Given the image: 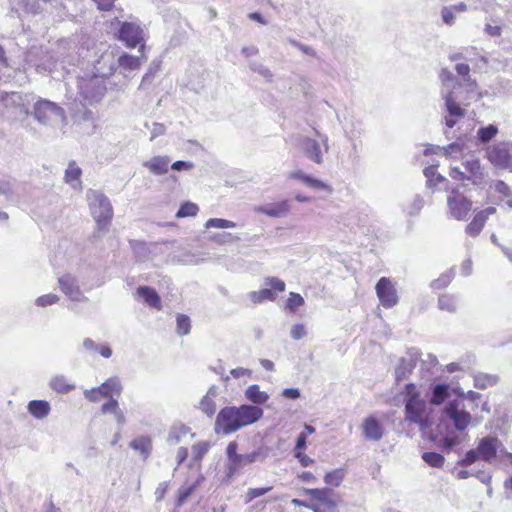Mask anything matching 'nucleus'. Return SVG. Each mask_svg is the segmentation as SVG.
I'll list each match as a JSON object with an SVG mask.
<instances>
[{
  "mask_svg": "<svg viewBox=\"0 0 512 512\" xmlns=\"http://www.w3.org/2000/svg\"><path fill=\"white\" fill-rule=\"evenodd\" d=\"M190 433V428L183 424L173 425L167 436V443L175 446L182 442V440Z\"/></svg>",
  "mask_w": 512,
  "mask_h": 512,
  "instance_id": "72a5a7b5",
  "label": "nucleus"
},
{
  "mask_svg": "<svg viewBox=\"0 0 512 512\" xmlns=\"http://www.w3.org/2000/svg\"><path fill=\"white\" fill-rule=\"evenodd\" d=\"M346 472L342 468L334 469L324 476V482L332 487H339L345 478Z\"/></svg>",
  "mask_w": 512,
  "mask_h": 512,
  "instance_id": "79ce46f5",
  "label": "nucleus"
},
{
  "mask_svg": "<svg viewBox=\"0 0 512 512\" xmlns=\"http://www.w3.org/2000/svg\"><path fill=\"white\" fill-rule=\"evenodd\" d=\"M15 107H20V114H29V107L25 103V98L20 93L0 91V111L7 117Z\"/></svg>",
  "mask_w": 512,
  "mask_h": 512,
  "instance_id": "dca6fc26",
  "label": "nucleus"
},
{
  "mask_svg": "<svg viewBox=\"0 0 512 512\" xmlns=\"http://www.w3.org/2000/svg\"><path fill=\"white\" fill-rule=\"evenodd\" d=\"M118 409H120L118 401L113 397L109 398V401L104 403L101 407V411L103 414L112 413L114 415Z\"/></svg>",
  "mask_w": 512,
  "mask_h": 512,
  "instance_id": "e2e57ef3",
  "label": "nucleus"
},
{
  "mask_svg": "<svg viewBox=\"0 0 512 512\" xmlns=\"http://www.w3.org/2000/svg\"><path fill=\"white\" fill-rule=\"evenodd\" d=\"M496 213L495 207H487L484 210H481L477 212L471 222L466 226L465 232L471 236L476 237L480 234L482 231L487 219L490 215H493Z\"/></svg>",
  "mask_w": 512,
  "mask_h": 512,
  "instance_id": "4be33fe9",
  "label": "nucleus"
},
{
  "mask_svg": "<svg viewBox=\"0 0 512 512\" xmlns=\"http://www.w3.org/2000/svg\"><path fill=\"white\" fill-rule=\"evenodd\" d=\"M422 459L431 467H442L445 459L444 457L436 452H425L422 455Z\"/></svg>",
  "mask_w": 512,
  "mask_h": 512,
  "instance_id": "de8ad7c7",
  "label": "nucleus"
},
{
  "mask_svg": "<svg viewBox=\"0 0 512 512\" xmlns=\"http://www.w3.org/2000/svg\"><path fill=\"white\" fill-rule=\"evenodd\" d=\"M466 170L467 181H470L473 185L479 186L484 182L485 173L482 168L479 159L466 160L463 163Z\"/></svg>",
  "mask_w": 512,
  "mask_h": 512,
  "instance_id": "393cba45",
  "label": "nucleus"
},
{
  "mask_svg": "<svg viewBox=\"0 0 512 512\" xmlns=\"http://www.w3.org/2000/svg\"><path fill=\"white\" fill-rule=\"evenodd\" d=\"M424 206V200L421 196L416 195L412 201V203L406 208V211L409 215H416L420 212L422 207Z\"/></svg>",
  "mask_w": 512,
  "mask_h": 512,
  "instance_id": "5fc2aeb1",
  "label": "nucleus"
},
{
  "mask_svg": "<svg viewBox=\"0 0 512 512\" xmlns=\"http://www.w3.org/2000/svg\"><path fill=\"white\" fill-rule=\"evenodd\" d=\"M118 39L125 43L129 48L140 46L139 52L144 50V32L136 23L123 22L118 31Z\"/></svg>",
  "mask_w": 512,
  "mask_h": 512,
  "instance_id": "f8f14e48",
  "label": "nucleus"
},
{
  "mask_svg": "<svg viewBox=\"0 0 512 512\" xmlns=\"http://www.w3.org/2000/svg\"><path fill=\"white\" fill-rule=\"evenodd\" d=\"M304 493L312 499L309 509L313 512H338L340 499L332 489H304Z\"/></svg>",
  "mask_w": 512,
  "mask_h": 512,
  "instance_id": "6e6552de",
  "label": "nucleus"
},
{
  "mask_svg": "<svg viewBox=\"0 0 512 512\" xmlns=\"http://www.w3.org/2000/svg\"><path fill=\"white\" fill-rule=\"evenodd\" d=\"M111 64L114 65V70L116 69V65L118 67L123 68L124 70H136L139 69L142 64L141 57L129 55V54H122L117 61L115 62L113 59H111Z\"/></svg>",
  "mask_w": 512,
  "mask_h": 512,
  "instance_id": "473e14b6",
  "label": "nucleus"
},
{
  "mask_svg": "<svg viewBox=\"0 0 512 512\" xmlns=\"http://www.w3.org/2000/svg\"><path fill=\"white\" fill-rule=\"evenodd\" d=\"M289 179L299 180L304 185H306L309 188L315 189V190H323L327 191L328 193L332 192V188L330 185L325 183L324 181L317 179L309 174H306L302 170H295L288 174Z\"/></svg>",
  "mask_w": 512,
  "mask_h": 512,
  "instance_id": "5701e85b",
  "label": "nucleus"
},
{
  "mask_svg": "<svg viewBox=\"0 0 512 512\" xmlns=\"http://www.w3.org/2000/svg\"><path fill=\"white\" fill-rule=\"evenodd\" d=\"M244 396L246 400L256 406L266 403L269 399L268 393L260 390V387L257 384L249 385L244 391Z\"/></svg>",
  "mask_w": 512,
  "mask_h": 512,
  "instance_id": "c756f323",
  "label": "nucleus"
},
{
  "mask_svg": "<svg viewBox=\"0 0 512 512\" xmlns=\"http://www.w3.org/2000/svg\"><path fill=\"white\" fill-rule=\"evenodd\" d=\"M272 487H263V488H250L246 493V503L251 502L253 499L260 497L267 492H269Z\"/></svg>",
  "mask_w": 512,
  "mask_h": 512,
  "instance_id": "bf43d9fd",
  "label": "nucleus"
},
{
  "mask_svg": "<svg viewBox=\"0 0 512 512\" xmlns=\"http://www.w3.org/2000/svg\"><path fill=\"white\" fill-rule=\"evenodd\" d=\"M269 454L270 448L266 446H261L251 453L240 454L237 462V472L254 462H264L268 458Z\"/></svg>",
  "mask_w": 512,
  "mask_h": 512,
  "instance_id": "a878e982",
  "label": "nucleus"
},
{
  "mask_svg": "<svg viewBox=\"0 0 512 512\" xmlns=\"http://www.w3.org/2000/svg\"><path fill=\"white\" fill-rule=\"evenodd\" d=\"M498 134V127L493 124L481 126L477 130L476 138L480 144L489 143Z\"/></svg>",
  "mask_w": 512,
  "mask_h": 512,
  "instance_id": "4c0bfd02",
  "label": "nucleus"
},
{
  "mask_svg": "<svg viewBox=\"0 0 512 512\" xmlns=\"http://www.w3.org/2000/svg\"><path fill=\"white\" fill-rule=\"evenodd\" d=\"M49 386L57 393L67 394L75 389L73 383H69L64 375H56L51 378Z\"/></svg>",
  "mask_w": 512,
  "mask_h": 512,
  "instance_id": "f704fd0d",
  "label": "nucleus"
},
{
  "mask_svg": "<svg viewBox=\"0 0 512 512\" xmlns=\"http://www.w3.org/2000/svg\"><path fill=\"white\" fill-rule=\"evenodd\" d=\"M99 74H85L78 79L79 95L87 104L99 102L106 92V77L114 72V65L111 64L107 72L100 71Z\"/></svg>",
  "mask_w": 512,
  "mask_h": 512,
  "instance_id": "7ed1b4c3",
  "label": "nucleus"
},
{
  "mask_svg": "<svg viewBox=\"0 0 512 512\" xmlns=\"http://www.w3.org/2000/svg\"><path fill=\"white\" fill-rule=\"evenodd\" d=\"M304 304L303 297L295 292H290L289 297L287 299L286 307L291 312H295L300 306Z\"/></svg>",
  "mask_w": 512,
  "mask_h": 512,
  "instance_id": "8fccbe9b",
  "label": "nucleus"
},
{
  "mask_svg": "<svg viewBox=\"0 0 512 512\" xmlns=\"http://www.w3.org/2000/svg\"><path fill=\"white\" fill-rule=\"evenodd\" d=\"M194 164L190 161H176L171 165V168L176 171L190 170Z\"/></svg>",
  "mask_w": 512,
  "mask_h": 512,
  "instance_id": "338daca9",
  "label": "nucleus"
},
{
  "mask_svg": "<svg viewBox=\"0 0 512 512\" xmlns=\"http://www.w3.org/2000/svg\"><path fill=\"white\" fill-rule=\"evenodd\" d=\"M237 443L230 442L226 448L227 458H228V473L233 475L237 473V462L240 454L237 453Z\"/></svg>",
  "mask_w": 512,
  "mask_h": 512,
  "instance_id": "ea45409f",
  "label": "nucleus"
},
{
  "mask_svg": "<svg viewBox=\"0 0 512 512\" xmlns=\"http://www.w3.org/2000/svg\"><path fill=\"white\" fill-rule=\"evenodd\" d=\"M190 319L184 314L177 316V333L181 336L187 335L190 332Z\"/></svg>",
  "mask_w": 512,
  "mask_h": 512,
  "instance_id": "3c124183",
  "label": "nucleus"
},
{
  "mask_svg": "<svg viewBox=\"0 0 512 512\" xmlns=\"http://www.w3.org/2000/svg\"><path fill=\"white\" fill-rule=\"evenodd\" d=\"M441 16L444 23H446L447 25H452L455 20V11L451 6L444 7L441 11Z\"/></svg>",
  "mask_w": 512,
  "mask_h": 512,
  "instance_id": "69168bd1",
  "label": "nucleus"
},
{
  "mask_svg": "<svg viewBox=\"0 0 512 512\" xmlns=\"http://www.w3.org/2000/svg\"><path fill=\"white\" fill-rule=\"evenodd\" d=\"M438 364L436 356L427 354L425 359L421 361V372L425 375L432 372V369Z\"/></svg>",
  "mask_w": 512,
  "mask_h": 512,
  "instance_id": "864d4df0",
  "label": "nucleus"
},
{
  "mask_svg": "<svg viewBox=\"0 0 512 512\" xmlns=\"http://www.w3.org/2000/svg\"><path fill=\"white\" fill-rule=\"evenodd\" d=\"M200 409L208 416H212L216 411V405L212 397L204 396L200 401Z\"/></svg>",
  "mask_w": 512,
  "mask_h": 512,
  "instance_id": "603ef678",
  "label": "nucleus"
},
{
  "mask_svg": "<svg viewBox=\"0 0 512 512\" xmlns=\"http://www.w3.org/2000/svg\"><path fill=\"white\" fill-rule=\"evenodd\" d=\"M210 449V443L207 441H199L195 443L192 448V459L189 463V467H192L195 463L200 462L203 457L207 454Z\"/></svg>",
  "mask_w": 512,
  "mask_h": 512,
  "instance_id": "58836bf2",
  "label": "nucleus"
},
{
  "mask_svg": "<svg viewBox=\"0 0 512 512\" xmlns=\"http://www.w3.org/2000/svg\"><path fill=\"white\" fill-rule=\"evenodd\" d=\"M170 165V158L168 156H154L151 159L144 161L143 166L147 168L152 174L160 176L168 172Z\"/></svg>",
  "mask_w": 512,
  "mask_h": 512,
  "instance_id": "bb28decb",
  "label": "nucleus"
},
{
  "mask_svg": "<svg viewBox=\"0 0 512 512\" xmlns=\"http://www.w3.org/2000/svg\"><path fill=\"white\" fill-rule=\"evenodd\" d=\"M199 211L198 206L192 202H185L179 208L176 213L177 218L192 217L195 216Z\"/></svg>",
  "mask_w": 512,
  "mask_h": 512,
  "instance_id": "a18cd8bd",
  "label": "nucleus"
},
{
  "mask_svg": "<svg viewBox=\"0 0 512 512\" xmlns=\"http://www.w3.org/2000/svg\"><path fill=\"white\" fill-rule=\"evenodd\" d=\"M453 273L452 271L445 273L441 275L438 279L433 281L432 287L434 289H441L449 285V283L452 281Z\"/></svg>",
  "mask_w": 512,
  "mask_h": 512,
  "instance_id": "4d7b16f0",
  "label": "nucleus"
},
{
  "mask_svg": "<svg viewBox=\"0 0 512 512\" xmlns=\"http://www.w3.org/2000/svg\"><path fill=\"white\" fill-rule=\"evenodd\" d=\"M498 381L497 376L478 373L474 376V386L478 389H486L495 385Z\"/></svg>",
  "mask_w": 512,
  "mask_h": 512,
  "instance_id": "37998d69",
  "label": "nucleus"
},
{
  "mask_svg": "<svg viewBox=\"0 0 512 512\" xmlns=\"http://www.w3.org/2000/svg\"><path fill=\"white\" fill-rule=\"evenodd\" d=\"M254 211L259 214H264L271 218H280L287 216L291 211V201L288 199L258 205L254 207Z\"/></svg>",
  "mask_w": 512,
  "mask_h": 512,
  "instance_id": "aec40b11",
  "label": "nucleus"
},
{
  "mask_svg": "<svg viewBox=\"0 0 512 512\" xmlns=\"http://www.w3.org/2000/svg\"><path fill=\"white\" fill-rule=\"evenodd\" d=\"M420 357V352L416 348H410L406 355L400 359L399 365L395 369V379L400 382L407 378L414 370Z\"/></svg>",
  "mask_w": 512,
  "mask_h": 512,
  "instance_id": "a211bd4d",
  "label": "nucleus"
},
{
  "mask_svg": "<svg viewBox=\"0 0 512 512\" xmlns=\"http://www.w3.org/2000/svg\"><path fill=\"white\" fill-rule=\"evenodd\" d=\"M511 147V142H499L490 146L486 151L487 159L492 165L499 169H508L512 171Z\"/></svg>",
  "mask_w": 512,
  "mask_h": 512,
  "instance_id": "9b49d317",
  "label": "nucleus"
},
{
  "mask_svg": "<svg viewBox=\"0 0 512 512\" xmlns=\"http://www.w3.org/2000/svg\"><path fill=\"white\" fill-rule=\"evenodd\" d=\"M27 410L34 418L42 420L49 415L51 406L45 400H32L28 403Z\"/></svg>",
  "mask_w": 512,
  "mask_h": 512,
  "instance_id": "c85d7f7f",
  "label": "nucleus"
},
{
  "mask_svg": "<svg viewBox=\"0 0 512 512\" xmlns=\"http://www.w3.org/2000/svg\"><path fill=\"white\" fill-rule=\"evenodd\" d=\"M25 62L31 67H34L38 72L51 71L54 63L52 57L49 56L42 47H31L25 56Z\"/></svg>",
  "mask_w": 512,
  "mask_h": 512,
  "instance_id": "4468645a",
  "label": "nucleus"
},
{
  "mask_svg": "<svg viewBox=\"0 0 512 512\" xmlns=\"http://www.w3.org/2000/svg\"><path fill=\"white\" fill-rule=\"evenodd\" d=\"M437 168V165H431L424 169V175L427 178L426 186L428 188L436 187L440 183L447 182L445 177H443L441 174L437 172Z\"/></svg>",
  "mask_w": 512,
  "mask_h": 512,
  "instance_id": "e433bc0d",
  "label": "nucleus"
},
{
  "mask_svg": "<svg viewBox=\"0 0 512 512\" xmlns=\"http://www.w3.org/2000/svg\"><path fill=\"white\" fill-rule=\"evenodd\" d=\"M443 419L437 424L433 440L446 450L461 442L460 432L467 429L472 416L461 405L459 399L449 401L443 409Z\"/></svg>",
  "mask_w": 512,
  "mask_h": 512,
  "instance_id": "f257e3e1",
  "label": "nucleus"
},
{
  "mask_svg": "<svg viewBox=\"0 0 512 512\" xmlns=\"http://www.w3.org/2000/svg\"><path fill=\"white\" fill-rule=\"evenodd\" d=\"M81 174V169L76 165L75 162L72 161L68 164V167L65 171V182L69 184L73 189L80 190L82 188V183L80 180Z\"/></svg>",
  "mask_w": 512,
  "mask_h": 512,
  "instance_id": "2f4dec72",
  "label": "nucleus"
},
{
  "mask_svg": "<svg viewBox=\"0 0 512 512\" xmlns=\"http://www.w3.org/2000/svg\"><path fill=\"white\" fill-rule=\"evenodd\" d=\"M136 295L141 298L151 308L161 310V299L155 289L149 286H139L136 290Z\"/></svg>",
  "mask_w": 512,
  "mask_h": 512,
  "instance_id": "cd10ccee",
  "label": "nucleus"
},
{
  "mask_svg": "<svg viewBox=\"0 0 512 512\" xmlns=\"http://www.w3.org/2000/svg\"><path fill=\"white\" fill-rule=\"evenodd\" d=\"M442 96L445 100V107L447 111V114L444 117L445 124L447 127L453 128L458 119L464 117L465 111L456 102L455 98L452 96L451 91L448 90L445 92L442 90Z\"/></svg>",
  "mask_w": 512,
  "mask_h": 512,
  "instance_id": "6ab92c4d",
  "label": "nucleus"
},
{
  "mask_svg": "<svg viewBox=\"0 0 512 512\" xmlns=\"http://www.w3.org/2000/svg\"><path fill=\"white\" fill-rule=\"evenodd\" d=\"M376 294L380 303L385 308H392L398 303V295L392 281L387 277H382L376 284Z\"/></svg>",
  "mask_w": 512,
  "mask_h": 512,
  "instance_id": "2eb2a0df",
  "label": "nucleus"
},
{
  "mask_svg": "<svg viewBox=\"0 0 512 512\" xmlns=\"http://www.w3.org/2000/svg\"><path fill=\"white\" fill-rule=\"evenodd\" d=\"M403 393L405 402V420L407 422L417 424L421 430H425L429 426V413L426 401L420 397L419 391L412 383L405 385Z\"/></svg>",
  "mask_w": 512,
  "mask_h": 512,
  "instance_id": "f03ea898",
  "label": "nucleus"
},
{
  "mask_svg": "<svg viewBox=\"0 0 512 512\" xmlns=\"http://www.w3.org/2000/svg\"><path fill=\"white\" fill-rule=\"evenodd\" d=\"M314 134L319 140L309 136H300L298 138V147L308 160L317 165H322L324 163V154L329 151V139L327 135L320 133L316 129H314Z\"/></svg>",
  "mask_w": 512,
  "mask_h": 512,
  "instance_id": "423d86ee",
  "label": "nucleus"
},
{
  "mask_svg": "<svg viewBox=\"0 0 512 512\" xmlns=\"http://www.w3.org/2000/svg\"><path fill=\"white\" fill-rule=\"evenodd\" d=\"M237 225L235 222L221 219V218H211L207 220L205 223V228H219V229H226V228H235Z\"/></svg>",
  "mask_w": 512,
  "mask_h": 512,
  "instance_id": "49530a36",
  "label": "nucleus"
},
{
  "mask_svg": "<svg viewBox=\"0 0 512 512\" xmlns=\"http://www.w3.org/2000/svg\"><path fill=\"white\" fill-rule=\"evenodd\" d=\"M129 446L135 451L140 452L144 459L148 458L152 451V441L147 436H140L132 440Z\"/></svg>",
  "mask_w": 512,
  "mask_h": 512,
  "instance_id": "c9c22d12",
  "label": "nucleus"
},
{
  "mask_svg": "<svg viewBox=\"0 0 512 512\" xmlns=\"http://www.w3.org/2000/svg\"><path fill=\"white\" fill-rule=\"evenodd\" d=\"M438 306L441 310L453 313L457 309V301L453 295L442 294L438 299Z\"/></svg>",
  "mask_w": 512,
  "mask_h": 512,
  "instance_id": "c03bdc74",
  "label": "nucleus"
},
{
  "mask_svg": "<svg viewBox=\"0 0 512 512\" xmlns=\"http://www.w3.org/2000/svg\"><path fill=\"white\" fill-rule=\"evenodd\" d=\"M59 301V297L56 294H46L36 299V304L40 307H46L53 305Z\"/></svg>",
  "mask_w": 512,
  "mask_h": 512,
  "instance_id": "13d9d810",
  "label": "nucleus"
},
{
  "mask_svg": "<svg viewBox=\"0 0 512 512\" xmlns=\"http://www.w3.org/2000/svg\"><path fill=\"white\" fill-rule=\"evenodd\" d=\"M203 480L204 477L202 474H200L193 484L183 485L179 490V501L184 502Z\"/></svg>",
  "mask_w": 512,
  "mask_h": 512,
  "instance_id": "09e8293b",
  "label": "nucleus"
},
{
  "mask_svg": "<svg viewBox=\"0 0 512 512\" xmlns=\"http://www.w3.org/2000/svg\"><path fill=\"white\" fill-rule=\"evenodd\" d=\"M265 285L270 286L272 289L278 292H283L286 287L284 281L277 277H267L265 279Z\"/></svg>",
  "mask_w": 512,
  "mask_h": 512,
  "instance_id": "052dcab7",
  "label": "nucleus"
},
{
  "mask_svg": "<svg viewBox=\"0 0 512 512\" xmlns=\"http://www.w3.org/2000/svg\"><path fill=\"white\" fill-rule=\"evenodd\" d=\"M500 447L501 443L496 437H484L479 441L476 449L469 450L465 454V457L459 461V464L470 466L479 459L491 463L497 457Z\"/></svg>",
  "mask_w": 512,
  "mask_h": 512,
  "instance_id": "0eeeda50",
  "label": "nucleus"
},
{
  "mask_svg": "<svg viewBox=\"0 0 512 512\" xmlns=\"http://www.w3.org/2000/svg\"><path fill=\"white\" fill-rule=\"evenodd\" d=\"M250 69L253 70L254 72H257L258 74H260L267 80H271V78H272L271 71L267 67H265L264 65H262L260 63H256V62L251 63Z\"/></svg>",
  "mask_w": 512,
  "mask_h": 512,
  "instance_id": "680f3d73",
  "label": "nucleus"
},
{
  "mask_svg": "<svg viewBox=\"0 0 512 512\" xmlns=\"http://www.w3.org/2000/svg\"><path fill=\"white\" fill-rule=\"evenodd\" d=\"M444 154L450 157H456L463 151V144L456 141L443 148Z\"/></svg>",
  "mask_w": 512,
  "mask_h": 512,
  "instance_id": "6e6d98bb",
  "label": "nucleus"
},
{
  "mask_svg": "<svg viewBox=\"0 0 512 512\" xmlns=\"http://www.w3.org/2000/svg\"><path fill=\"white\" fill-rule=\"evenodd\" d=\"M122 385L117 377H110L98 387L84 391V397L90 402H99L101 398H112L114 395L120 396Z\"/></svg>",
  "mask_w": 512,
  "mask_h": 512,
  "instance_id": "9d476101",
  "label": "nucleus"
},
{
  "mask_svg": "<svg viewBox=\"0 0 512 512\" xmlns=\"http://www.w3.org/2000/svg\"><path fill=\"white\" fill-rule=\"evenodd\" d=\"M58 283L61 291L74 302L87 301V297L82 293L77 279L71 274H64L59 277Z\"/></svg>",
  "mask_w": 512,
  "mask_h": 512,
  "instance_id": "f3484780",
  "label": "nucleus"
},
{
  "mask_svg": "<svg viewBox=\"0 0 512 512\" xmlns=\"http://www.w3.org/2000/svg\"><path fill=\"white\" fill-rule=\"evenodd\" d=\"M241 428L235 406L225 407L220 410L215 422L216 432H222L224 435H228Z\"/></svg>",
  "mask_w": 512,
  "mask_h": 512,
  "instance_id": "ddd939ff",
  "label": "nucleus"
},
{
  "mask_svg": "<svg viewBox=\"0 0 512 512\" xmlns=\"http://www.w3.org/2000/svg\"><path fill=\"white\" fill-rule=\"evenodd\" d=\"M451 395V387L448 384L441 383L432 387L430 403L433 405L443 404Z\"/></svg>",
  "mask_w": 512,
  "mask_h": 512,
  "instance_id": "7c9ffc66",
  "label": "nucleus"
},
{
  "mask_svg": "<svg viewBox=\"0 0 512 512\" xmlns=\"http://www.w3.org/2000/svg\"><path fill=\"white\" fill-rule=\"evenodd\" d=\"M34 117L38 122L50 125L65 120L64 110L48 100H39L35 103Z\"/></svg>",
  "mask_w": 512,
  "mask_h": 512,
  "instance_id": "1a4fd4ad",
  "label": "nucleus"
},
{
  "mask_svg": "<svg viewBox=\"0 0 512 512\" xmlns=\"http://www.w3.org/2000/svg\"><path fill=\"white\" fill-rule=\"evenodd\" d=\"M248 298L254 304H259L264 301H274L276 294L268 288L261 289L259 291H252L248 294Z\"/></svg>",
  "mask_w": 512,
  "mask_h": 512,
  "instance_id": "a19ab883",
  "label": "nucleus"
},
{
  "mask_svg": "<svg viewBox=\"0 0 512 512\" xmlns=\"http://www.w3.org/2000/svg\"><path fill=\"white\" fill-rule=\"evenodd\" d=\"M465 185H449L447 183L445 191L447 193V215L458 221L468 219L472 211V201L465 195Z\"/></svg>",
  "mask_w": 512,
  "mask_h": 512,
  "instance_id": "39448f33",
  "label": "nucleus"
},
{
  "mask_svg": "<svg viewBox=\"0 0 512 512\" xmlns=\"http://www.w3.org/2000/svg\"><path fill=\"white\" fill-rule=\"evenodd\" d=\"M89 209L96 222L97 230L106 231L113 218V208L108 197L97 190L89 189L86 192Z\"/></svg>",
  "mask_w": 512,
  "mask_h": 512,
  "instance_id": "20e7f679",
  "label": "nucleus"
},
{
  "mask_svg": "<svg viewBox=\"0 0 512 512\" xmlns=\"http://www.w3.org/2000/svg\"><path fill=\"white\" fill-rule=\"evenodd\" d=\"M365 439L379 441L383 437V426L374 416H368L361 425Z\"/></svg>",
  "mask_w": 512,
  "mask_h": 512,
  "instance_id": "b1692460",
  "label": "nucleus"
},
{
  "mask_svg": "<svg viewBox=\"0 0 512 512\" xmlns=\"http://www.w3.org/2000/svg\"><path fill=\"white\" fill-rule=\"evenodd\" d=\"M236 412L238 414L241 427L254 424L262 418L264 413L261 407L251 404H243L236 407Z\"/></svg>",
  "mask_w": 512,
  "mask_h": 512,
  "instance_id": "412c9836",
  "label": "nucleus"
},
{
  "mask_svg": "<svg viewBox=\"0 0 512 512\" xmlns=\"http://www.w3.org/2000/svg\"><path fill=\"white\" fill-rule=\"evenodd\" d=\"M307 332L302 324L293 325L290 330V335L294 340H300L306 336Z\"/></svg>",
  "mask_w": 512,
  "mask_h": 512,
  "instance_id": "0e129e2a",
  "label": "nucleus"
},
{
  "mask_svg": "<svg viewBox=\"0 0 512 512\" xmlns=\"http://www.w3.org/2000/svg\"><path fill=\"white\" fill-rule=\"evenodd\" d=\"M295 457L303 467H308L314 463V460L302 452H295Z\"/></svg>",
  "mask_w": 512,
  "mask_h": 512,
  "instance_id": "774afa93",
  "label": "nucleus"
}]
</instances>
